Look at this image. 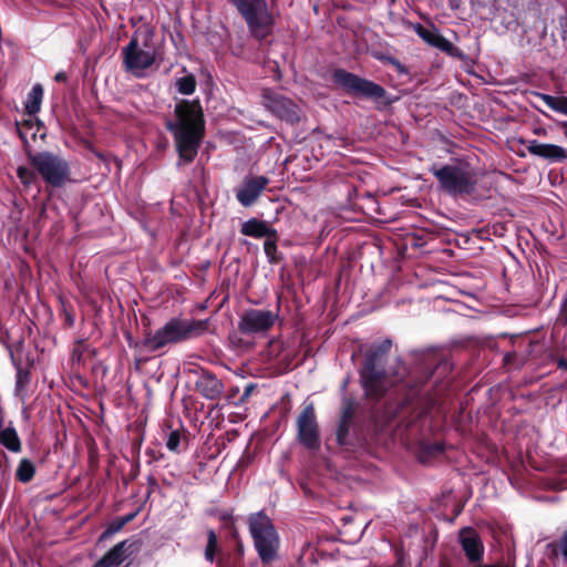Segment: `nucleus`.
I'll return each mask as SVG.
<instances>
[{"label":"nucleus","instance_id":"obj_1","mask_svg":"<svg viewBox=\"0 0 567 567\" xmlns=\"http://www.w3.org/2000/svg\"><path fill=\"white\" fill-rule=\"evenodd\" d=\"M391 348L390 339L373 343L364 352L358 370L360 386L371 405L372 419L379 427H385L411 406L421 396L423 386L432 377L449 373L452 370V364L447 360H441L434 368L427 364L409 373L402 365V373L395 371L393 373L395 380L391 381L385 370Z\"/></svg>","mask_w":567,"mask_h":567},{"label":"nucleus","instance_id":"obj_2","mask_svg":"<svg viewBox=\"0 0 567 567\" xmlns=\"http://www.w3.org/2000/svg\"><path fill=\"white\" fill-rule=\"evenodd\" d=\"M391 348L390 339L373 343L364 352L358 370L360 386L371 405L372 419L379 427H385L411 406L421 396L423 386L432 377L449 373L452 370V364L447 360H441L434 368L427 364L409 373L402 365V373L395 371L393 373L395 380L391 381L385 370Z\"/></svg>","mask_w":567,"mask_h":567},{"label":"nucleus","instance_id":"obj_3","mask_svg":"<svg viewBox=\"0 0 567 567\" xmlns=\"http://www.w3.org/2000/svg\"><path fill=\"white\" fill-rule=\"evenodd\" d=\"M165 127L173 134L179 159L192 163L205 137L203 109H174V116L165 120Z\"/></svg>","mask_w":567,"mask_h":567},{"label":"nucleus","instance_id":"obj_4","mask_svg":"<svg viewBox=\"0 0 567 567\" xmlns=\"http://www.w3.org/2000/svg\"><path fill=\"white\" fill-rule=\"evenodd\" d=\"M209 329V319L171 318L155 332L147 331L142 342L143 347L156 352L168 344H177L203 336Z\"/></svg>","mask_w":567,"mask_h":567},{"label":"nucleus","instance_id":"obj_5","mask_svg":"<svg viewBox=\"0 0 567 567\" xmlns=\"http://www.w3.org/2000/svg\"><path fill=\"white\" fill-rule=\"evenodd\" d=\"M429 172L436 178L439 188L452 197L465 198L476 190V173L468 164H433Z\"/></svg>","mask_w":567,"mask_h":567},{"label":"nucleus","instance_id":"obj_6","mask_svg":"<svg viewBox=\"0 0 567 567\" xmlns=\"http://www.w3.org/2000/svg\"><path fill=\"white\" fill-rule=\"evenodd\" d=\"M249 533L262 564H271L278 557L279 537L265 511L250 514L248 517Z\"/></svg>","mask_w":567,"mask_h":567},{"label":"nucleus","instance_id":"obj_7","mask_svg":"<svg viewBox=\"0 0 567 567\" xmlns=\"http://www.w3.org/2000/svg\"><path fill=\"white\" fill-rule=\"evenodd\" d=\"M241 14L249 32L258 39L268 37L275 24V16L266 0H228Z\"/></svg>","mask_w":567,"mask_h":567},{"label":"nucleus","instance_id":"obj_8","mask_svg":"<svg viewBox=\"0 0 567 567\" xmlns=\"http://www.w3.org/2000/svg\"><path fill=\"white\" fill-rule=\"evenodd\" d=\"M31 166L39 173L47 185L61 187L70 176L69 163L50 152L32 154L28 152Z\"/></svg>","mask_w":567,"mask_h":567},{"label":"nucleus","instance_id":"obj_9","mask_svg":"<svg viewBox=\"0 0 567 567\" xmlns=\"http://www.w3.org/2000/svg\"><path fill=\"white\" fill-rule=\"evenodd\" d=\"M122 55L125 70L136 78H144L156 61L154 48L138 43L136 38H132L123 48Z\"/></svg>","mask_w":567,"mask_h":567},{"label":"nucleus","instance_id":"obj_10","mask_svg":"<svg viewBox=\"0 0 567 567\" xmlns=\"http://www.w3.org/2000/svg\"><path fill=\"white\" fill-rule=\"evenodd\" d=\"M297 439L308 450L320 447L319 425L312 402L303 405L297 419Z\"/></svg>","mask_w":567,"mask_h":567},{"label":"nucleus","instance_id":"obj_11","mask_svg":"<svg viewBox=\"0 0 567 567\" xmlns=\"http://www.w3.org/2000/svg\"><path fill=\"white\" fill-rule=\"evenodd\" d=\"M142 547V540L135 537L126 538L110 548L92 567H127V559L135 556Z\"/></svg>","mask_w":567,"mask_h":567},{"label":"nucleus","instance_id":"obj_12","mask_svg":"<svg viewBox=\"0 0 567 567\" xmlns=\"http://www.w3.org/2000/svg\"><path fill=\"white\" fill-rule=\"evenodd\" d=\"M333 80L346 91L355 95L367 97H381L384 95V90L379 84L361 79L346 70H336L333 73Z\"/></svg>","mask_w":567,"mask_h":567},{"label":"nucleus","instance_id":"obj_13","mask_svg":"<svg viewBox=\"0 0 567 567\" xmlns=\"http://www.w3.org/2000/svg\"><path fill=\"white\" fill-rule=\"evenodd\" d=\"M277 317L271 310L248 309L240 317L238 330L243 334L266 332L272 328Z\"/></svg>","mask_w":567,"mask_h":567},{"label":"nucleus","instance_id":"obj_14","mask_svg":"<svg viewBox=\"0 0 567 567\" xmlns=\"http://www.w3.org/2000/svg\"><path fill=\"white\" fill-rule=\"evenodd\" d=\"M25 112L20 122H17V131L19 137L24 144V147H30V141H35L38 134H40V138H44L47 135L45 127L43 123L38 117V112L41 109H24Z\"/></svg>","mask_w":567,"mask_h":567},{"label":"nucleus","instance_id":"obj_15","mask_svg":"<svg viewBox=\"0 0 567 567\" xmlns=\"http://www.w3.org/2000/svg\"><path fill=\"white\" fill-rule=\"evenodd\" d=\"M270 183L266 176L247 175L236 189V198L244 207L252 206Z\"/></svg>","mask_w":567,"mask_h":567},{"label":"nucleus","instance_id":"obj_16","mask_svg":"<svg viewBox=\"0 0 567 567\" xmlns=\"http://www.w3.org/2000/svg\"><path fill=\"white\" fill-rule=\"evenodd\" d=\"M190 372L197 374L195 389L203 398L217 400L223 394L224 383L215 373L200 367L190 370Z\"/></svg>","mask_w":567,"mask_h":567},{"label":"nucleus","instance_id":"obj_17","mask_svg":"<svg viewBox=\"0 0 567 567\" xmlns=\"http://www.w3.org/2000/svg\"><path fill=\"white\" fill-rule=\"evenodd\" d=\"M527 151L537 157L547 159L551 163L564 162L567 159V150L555 144H543L536 140L527 142Z\"/></svg>","mask_w":567,"mask_h":567},{"label":"nucleus","instance_id":"obj_18","mask_svg":"<svg viewBox=\"0 0 567 567\" xmlns=\"http://www.w3.org/2000/svg\"><path fill=\"white\" fill-rule=\"evenodd\" d=\"M461 545L471 563H478L483 559L484 546L473 528H465L461 532Z\"/></svg>","mask_w":567,"mask_h":567},{"label":"nucleus","instance_id":"obj_19","mask_svg":"<svg viewBox=\"0 0 567 567\" xmlns=\"http://www.w3.org/2000/svg\"><path fill=\"white\" fill-rule=\"evenodd\" d=\"M240 233L252 238L277 237V230L269 226L268 221L258 218H250L241 224Z\"/></svg>","mask_w":567,"mask_h":567},{"label":"nucleus","instance_id":"obj_20","mask_svg":"<svg viewBox=\"0 0 567 567\" xmlns=\"http://www.w3.org/2000/svg\"><path fill=\"white\" fill-rule=\"evenodd\" d=\"M445 451V445L442 442H433L422 444L417 452V460L422 464H427L435 457L442 455Z\"/></svg>","mask_w":567,"mask_h":567},{"label":"nucleus","instance_id":"obj_21","mask_svg":"<svg viewBox=\"0 0 567 567\" xmlns=\"http://www.w3.org/2000/svg\"><path fill=\"white\" fill-rule=\"evenodd\" d=\"M0 444L12 453H19L22 450L21 440L12 426L0 430Z\"/></svg>","mask_w":567,"mask_h":567},{"label":"nucleus","instance_id":"obj_22","mask_svg":"<svg viewBox=\"0 0 567 567\" xmlns=\"http://www.w3.org/2000/svg\"><path fill=\"white\" fill-rule=\"evenodd\" d=\"M226 556L221 551V547L218 544V537L214 529L207 530V544L204 550V557L209 563H217L218 557Z\"/></svg>","mask_w":567,"mask_h":567},{"label":"nucleus","instance_id":"obj_23","mask_svg":"<svg viewBox=\"0 0 567 567\" xmlns=\"http://www.w3.org/2000/svg\"><path fill=\"white\" fill-rule=\"evenodd\" d=\"M35 473L37 468L34 463L31 460L23 457L19 461L16 468V480L22 484L30 483L34 478Z\"/></svg>","mask_w":567,"mask_h":567},{"label":"nucleus","instance_id":"obj_24","mask_svg":"<svg viewBox=\"0 0 567 567\" xmlns=\"http://www.w3.org/2000/svg\"><path fill=\"white\" fill-rule=\"evenodd\" d=\"M415 31L420 38H422L425 42L431 45H434L440 49H445L450 43L440 34H437L434 30L426 29L421 24L415 27Z\"/></svg>","mask_w":567,"mask_h":567},{"label":"nucleus","instance_id":"obj_25","mask_svg":"<svg viewBox=\"0 0 567 567\" xmlns=\"http://www.w3.org/2000/svg\"><path fill=\"white\" fill-rule=\"evenodd\" d=\"M277 241H278V236L277 237L269 236L266 238V240L264 243V251H265V255L267 256L268 261L270 264H279L282 259L281 254H279L278 249H277Z\"/></svg>","mask_w":567,"mask_h":567},{"label":"nucleus","instance_id":"obj_26","mask_svg":"<svg viewBox=\"0 0 567 567\" xmlns=\"http://www.w3.org/2000/svg\"><path fill=\"white\" fill-rule=\"evenodd\" d=\"M175 86L181 94L189 95L194 93L196 89V80L193 74H186L178 78L175 82Z\"/></svg>","mask_w":567,"mask_h":567},{"label":"nucleus","instance_id":"obj_27","mask_svg":"<svg viewBox=\"0 0 567 567\" xmlns=\"http://www.w3.org/2000/svg\"><path fill=\"white\" fill-rule=\"evenodd\" d=\"M355 401L352 398H343L341 405L340 422L351 423L355 414Z\"/></svg>","mask_w":567,"mask_h":567},{"label":"nucleus","instance_id":"obj_28","mask_svg":"<svg viewBox=\"0 0 567 567\" xmlns=\"http://www.w3.org/2000/svg\"><path fill=\"white\" fill-rule=\"evenodd\" d=\"M13 364L17 368V380H16V388L18 391H21L25 388V385L30 382V371L28 369H23L20 364V362H16L13 358L12 351H10Z\"/></svg>","mask_w":567,"mask_h":567},{"label":"nucleus","instance_id":"obj_29","mask_svg":"<svg viewBox=\"0 0 567 567\" xmlns=\"http://www.w3.org/2000/svg\"><path fill=\"white\" fill-rule=\"evenodd\" d=\"M526 363V357L517 352H507L503 358V365L511 369H520Z\"/></svg>","mask_w":567,"mask_h":567},{"label":"nucleus","instance_id":"obj_30","mask_svg":"<svg viewBox=\"0 0 567 567\" xmlns=\"http://www.w3.org/2000/svg\"><path fill=\"white\" fill-rule=\"evenodd\" d=\"M125 526L124 522H122L121 517H116L113 519L106 528L103 530V533L99 537V543L105 542L113 537L116 533L123 529Z\"/></svg>","mask_w":567,"mask_h":567},{"label":"nucleus","instance_id":"obj_31","mask_svg":"<svg viewBox=\"0 0 567 567\" xmlns=\"http://www.w3.org/2000/svg\"><path fill=\"white\" fill-rule=\"evenodd\" d=\"M274 115L279 117L280 120L286 121L287 123L295 124L300 120V115L298 114L296 109H269Z\"/></svg>","mask_w":567,"mask_h":567},{"label":"nucleus","instance_id":"obj_32","mask_svg":"<svg viewBox=\"0 0 567 567\" xmlns=\"http://www.w3.org/2000/svg\"><path fill=\"white\" fill-rule=\"evenodd\" d=\"M43 99V87L41 84L37 83L32 86L31 91L28 94L27 101L24 102V106H40Z\"/></svg>","mask_w":567,"mask_h":567},{"label":"nucleus","instance_id":"obj_33","mask_svg":"<svg viewBox=\"0 0 567 567\" xmlns=\"http://www.w3.org/2000/svg\"><path fill=\"white\" fill-rule=\"evenodd\" d=\"M350 427H351V423H344V422L339 421V424H338V427L336 431V440L340 446L351 445V442L349 439Z\"/></svg>","mask_w":567,"mask_h":567},{"label":"nucleus","instance_id":"obj_34","mask_svg":"<svg viewBox=\"0 0 567 567\" xmlns=\"http://www.w3.org/2000/svg\"><path fill=\"white\" fill-rule=\"evenodd\" d=\"M181 442H182V433H181V431L179 430H173L168 434V436H167L166 447L171 452L179 453L181 452V450H179Z\"/></svg>","mask_w":567,"mask_h":567},{"label":"nucleus","instance_id":"obj_35","mask_svg":"<svg viewBox=\"0 0 567 567\" xmlns=\"http://www.w3.org/2000/svg\"><path fill=\"white\" fill-rule=\"evenodd\" d=\"M17 175L21 183L25 186L31 185L37 179L35 173L32 169L24 166L18 167Z\"/></svg>","mask_w":567,"mask_h":567},{"label":"nucleus","instance_id":"obj_36","mask_svg":"<svg viewBox=\"0 0 567 567\" xmlns=\"http://www.w3.org/2000/svg\"><path fill=\"white\" fill-rule=\"evenodd\" d=\"M62 310H63V315H64V323H65V326L69 327V328L73 327L75 319H74V313L72 311L71 306H66L62 301Z\"/></svg>","mask_w":567,"mask_h":567},{"label":"nucleus","instance_id":"obj_37","mask_svg":"<svg viewBox=\"0 0 567 567\" xmlns=\"http://www.w3.org/2000/svg\"><path fill=\"white\" fill-rule=\"evenodd\" d=\"M266 96L272 102V104H265L264 106H281V107H285V106L292 105V103L288 99L281 96V95L276 94V96H274V97L268 96V95H266Z\"/></svg>","mask_w":567,"mask_h":567},{"label":"nucleus","instance_id":"obj_38","mask_svg":"<svg viewBox=\"0 0 567 567\" xmlns=\"http://www.w3.org/2000/svg\"><path fill=\"white\" fill-rule=\"evenodd\" d=\"M557 547L565 563H567V529L564 532L560 537Z\"/></svg>","mask_w":567,"mask_h":567},{"label":"nucleus","instance_id":"obj_39","mask_svg":"<svg viewBox=\"0 0 567 567\" xmlns=\"http://www.w3.org/2000/svg\"><path fill=\"white\" fill-rule=\"evenodd\" d=\"M217 567H237L235 563L231 561V558L229 555L227 556H220L217 559Z\"/></svg>","mask_w":567,"mask_h":567},{"label":"nucleus","instance_id":"obj_40","mask_svg":"<svg viewBox=\"0 0 567 567\" xmlns=\"http://www.w3.org/2000/svg\"><path fill=\"white\" fill-rule=\"evenodd\" d=\"M147 484H148V491H147V497H150V495L152 494V492L158 487V483L156 481V478L154 476H148L147 478Z\"/></svg>","mask_w":567,"mask_h":567},{"label":"nucleus","instance_id":"obj_41","mask_svg":"<svg viewBox=\"0 0 567 567\" xmlns=\"http://www.w3.org/2000/svg\"><path fill=\"white\" fill-rule=\"evenodd\" d=\"M137 515H138V509L134 511L132 513H128V514H126L124 516H120V517L122 518V522H124V524L127 525L128 523L134 520Z\"/></svg>","mask_w":567,"mask_h":567},{"label":"nucleus","instance_id":"obj_42","mask_svg":"<svg viewBox=\"0 0 567 567\" xmlns=\"http://www.w3.org/2000/svg\"><path fill=\"white\" fill-rule=\"evenodd\" d=\"M557 367L561 370H565L567 371V359H565L564 357H560L557 359Z\"/></svg>","mask_w":567,"mask_h":567},{"label":"nucleus","instance_id":"obj_43","mask_svg":"<svg viewBox=\"0 0 567 567\" xmlns=\"http://www.w3.org/2000/svg\"><path fill=\"white\" fill-rule=\"evenodd\" d=\"M533 133L538 135V136H545L547 134V131H546V128H544L542 126H535L533 128Z\"/></svg>","mask_w":567,"mask_h":567},{"label":"nucleus","instance_id":"obj_44","mask_svg":"<svg viewBox=\"0 0 567 567\" xmlns=\"http://www.w3.org/2000/svg\"><path fill=\"white\" fill-rule=\"evenodd\" d=\"M544 102L548 105V106H557L556 103H555V99L549 96V95H542Z\"/></svg>","mask_w":567,"mask_h":567},{"label":"nucleus","instance_id":"obj_45","mask_svg":"<svg viewBox=\"0 0 567 567\" xmlns=\"http://www.w3.org/2000/svg\"><path fill=\"white\" fill-rule=\"evenodd\" d=\"M54 80L58 82H64L66 80V73L63 71L58 72L54 76Z\"/></svg>","mask_w":567,"mask_h":567},{"label":"nucleus","instance_id":"obj_46","mask_svg":"<svg viewBox=\"0 0 567 567\" xmlns=\"http://www.w3.org/2000/svg\"><path fill=\"white\" fill-rule=\"evenodd\" d=\"M561 313H563V318H564L565 322L567 323V300L565 301V303L563 306Z\"/></svg>","mask_w":567,"mask_h":567},{"label":"nucleus","instance_id":"obj_47","mask_svg":"<svg viewBox=\"0 0 567 567\" xmlns=\"http://www.w3.org/2000/svg\"><path fill=\"white\" fill-rule=\"evenodd\" d=\"M338 140L340 141L339 146H346V145H347V141H348V138H346V137H339Z\"/></svg>","mask_w":567,"mask_h":567},{"label":"nucleus","instance_id":"obj_48","mask_svg":"<svg viewBox=\"0 0 567 567\" xmlns=\"http://www.w3.org/2000/svg\"><path fill=\"white\" fill-rule=\"evenodd\" d=\"M556 112H560L567 115V109H553Z\"/></svg>","mask_w":567,"mask_h":567},{"label":"nucleus","instance_id":"obj_49","mask_svg":"<svg viewBox=\"0 0 567 567\" xmlns=\"http://www.w3.org/2000/svg\"><path fill=\"white\" fill-rule=\"evenodd\" d=\"M563 126L565 128V135L567 136V123H564Z\"/></svg>","mask_w":567,"mask_h":567},{"label":"nucleus","instance_id":"obj_50","mask_svg":"<svg viewBox=\"0 0 567 567\" xmlns=\"http://www.w3.org/2000/svg\"><path fill=\"white\" fill-rule=\"evenodd\" d=\"M347 385H348V380H346V381L343 382V389H346V388H347Z\"/></svg>","mask_w":567,"mask_h":567},{"label":"nucleus","instance_id":"obj_51","mask_svg":"<svg viewBox=\"0 0 567 567\" xmlns=\"http://www.w3.org/2000/svg\"><path fill=\"white\" fill-rule=\"evenodd\" d=\"M249 394V388L246 390L245 395L247 396Z\"/></svg>","mask_w":567,"mask_h":567},{"label":"nucleus","instance_id":"obj_52","mask_svg":"<svg viewBox=\"0 0 567 567\" xmlns=\"http://www.w3.org/2000/svg\"><path fill=\"white\" fill-rule=\"evenodd\" d=\"M563 106H567V101H566V103Z\"/></svg>","mask_w":567,"mask_h":567}]
</instances>
